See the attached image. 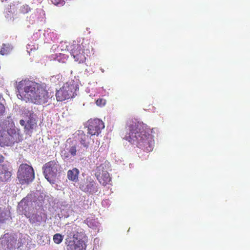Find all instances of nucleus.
Instances as JSON below:
<instances>
[{
  "label": "nucleus",
  "mask_w": 250,
  "mask_h": 250,
  "mask_svg": "<svg viewBox=\"0 0 250 250\" xmlns=\"http://www.w3.org/2000/svg\"><path fill=\"white\" fill-rule=\"evenodd\" d=\"M19 98L31 102L36 104H43L46 103L49 95L44 83L22 80L16 86Z\"/></svg>",
  "instance_id": "nucleus-1"
},
{
  "label": "nucleus",
  "mask_w": 250,
  "mask_h": 250,
  "mask_svg": "<svg viewBox=\"0 0 250 250\" xmlns=\"http://www.w3.org/2000/svg\"><path fill=\"white\" fill-rule=\"evenodd\" d=\"M125 131L124 139L132 144L137 145L145 151L150 152L153 150L154 140L141 124L129 121L127 123Z\"/></svg>",
  "instance_id": "nucleus-2"
},
{
  "label": "nucleus",
  "mask_w": 250,
  "mask_h": 250,
  "mask_svg": "<svg viewBox=\"0 0 250 250\" xmlns=\"http://www.w3.org/2000/svg\"><path fill=\"white\" fill-rule=\"evenodd\" d=\"M62 51H68L73 56L75 61L79 63H83L85 62L86 56L89 51L84 48L83 43L79 44L76 42H64L61 46Z\"/></svg>",
  "instance_id": "nucleus-3"
},
{
  "label": "nucleus",
  "mask_w": 250,
  "mask_h": 250,
  "mask_svg": "<svg viewBox=\"0 0 250 250\" xmlns=\"http://www.w3.org/2000/svg\"><path fill=\"white\" fill-rule=\"evenodd\" d=\"M20 131L14 124L12 125L7 131H0V146H10L21 141L22 136Z\"/></svg>",
  "instance_id": "nucleus-4"
},
{
  "label": "nucleus",
  "mask_w": 250,
  "mask_h": 250,
  "mask_svg": "<svg viewBox=\"0 0 250 250\" xmlns=\"http://www.w3.org/2000/svg\"><path fill=\"white\" fill-rule=\"evenodd\" d=\"M79 86L74 81H69L56 92V96L58 101H63L75 97Z\"/></svg>",
  "instance_id": "nucleus-5"
},
{
  "label": "nucleus",
  "mask_w": 250,
  "mask_h": 250,
  "mask_svg": "<svg viewBox=\"0 0 250 250\" xmlns=\"http://www.w3.org/2000/svg\"><path fill=\"white\" fill-rule=\"evenodd\" d=\"M60 167V166L56 160L50 161L43 166V174L50 184L55 183Z\"/></svg>",
  "instance_id": "nucleus-6"
},
{
  "label": "nucleus",
  "mask_w": 250,
  "mask_h": 250,
  "mask_svg": "<svg viewBox=\"0 0 250 250\" xmlns=\"http://www.w3.org/2000/svg\"><path fill=\"white\" fill-rule=\"evenodd\" d=\"M34 172L33 167L26 164H21L17 172V178L20 184H28L34 179Z\"/></svg>",
  "instance_id": "nucleus-7"
},
{
  "label": "nucleus",
  "mask_w": 250,
  "mask_h": 250,
  "mask_svg": "<svg viewBox=\"0 0 250 250\" xmlns=\"http://www.w3.org/2000/svg\"><path fill=\"white\" fill-rule=\"evenodd\" d=\"M106 169V166L105 165L101 164L97 167L95 170V175L97 179L104 186H106L111 181V178Z\"/></svg>",
  "instance_id": "nucleus-8"
},
{
  "label": "nucleus",
  "mask_w": 250,
  "mask_h": 250,
  "mask_svg": "<svg viewBox=\"0 0 250 250\" xmlns=\"http://www.w3.org/2000/svg\"><path fill=\"white\" fill-rule=\"evenodd\" d=\"M88 133L91 135H98L104 127L103 122L99 119H90L88 121Z\"/></svg>",
  "instance_id": "nucleus-9"
},
{
  "label": "nucleus",
  "mask_w": 250,
  "mask_h": 250,
  "mask_svg": "<svg viewBox=\"0 0 250 250\" xmlns=\"http://www.w3.org/2000/svg\"><path fill=\"white\" fill-rule=\"evenodd\" d=\"M80 189L85 192L93 194L97 191V188L94 180H87L86 181L80 186Z\"/></svg>",
  "instance_id": "nucleus-10"
},
{
  "label": "nucleus",
  "mask_w": 250,
  "mask_h": 250,
  "mask_svg": "<svg viewBox=\"0 0 250 250\" xmlns=\"http://www.w3.org/2000/svg\"><path fill=\"white\" fill-rule=\"evenodd\" d=\"M11 175V172L6 165H0V182H8Z\"/></svg>",
  "instance_id": "nucleus-11"
},
{
  "label": "nucleus",
  "mask_w": 250,
  "mask_h": 250,
  "mask_svg": "<svg viewBox=\"0 0 250 250\" xmlns=\"http://www.w3.org/2000/svg\"><path fill=\"white\" fill-rule=\"evenodd\" d=\"M68 250H85L86 245L82 240L76 239L68 245Z\"/></svg>",
  "instance_id": "nucleus-12"
},
{
  "label": "nucleus",
  "mask_w": 250,
  "mask_h": 250,
  "mask_svg": "<svg viewBox=\"0 0 250 250\" xmlns=\"http://www.w3.org/2000/svg\"><path fill=\"white\" fill-rule=\"evenodd\" d=\"M30 114L29 119L27 120L25 126L24 127V132L26 134H30L33 131L34 129L37 125L35 120L31 117Z\"/></svg>",
  "instance_id": "nucleus-13"
},
{
  "label": "nucleus",
  "mask_w": 250,
  "mask_h": 250,
  "mask_svg": "<svg viewBox=\"0 0 250 250\" xmlns=\"http://www.w3.org/2000/svg\"><path fill=\"white\" fill-rule=\"evenodd\" d=\"M79 170L77 168H73L67 171V178L71 181L77 182L78 181Z\"/></svg>",
  "instance_id": "nucleus-14"
},
{
  "label": "nucleus",
  "mask_w": 250,
  "mask_h": 250,
  "mask_svg": "<svg viewBox=\"0 0 250 250\" xmlns=\"http://www.w3.org/2000/svg\"><path fill=\"white\" fill-rule=\"evenodd\" d=\"M79 135L80 137L79 141L80 143L82 146H83V147L87 148L90 143L89 141L91 140L90 137L83 132L81 133Z\"/></svg>",
  "instance_id": "nucleus-15"
},
{
  "label": "nucleus",
  "mask_w": 250,
  "mask_h": 250,
  "mask_svg": "<svg viewBox=\"0 0 250 250\" xmlns=\"http://www.w3.org/2000/svg\"><path fill=\"white\" fill-rule=\"evenodd\" d=\"M11 50V46L9 44L3 43L0 50V53L2 55L8 54Z\"/></svg>",
  "instance_id": "nucleus-16"
},
{
  "label": "nucleus",
  "mask_w": 250,
  "mask_h": 250,
  "mask_svg": "<svg viewBox=\"0 0 250 250\" xmlns=\"http://www.w3.org/2000/svg\"><path fill=\"white\" fill-rule=\"evenodd\" d=\"M63 236L60 233H56L53 236V241L55 243L59 244L63 240Z\"/></svg>",
  "instance_id": "nucleus-17"
},
{
  "label": "nucleus",
  "mask_w": 250,
  "mask_h": 250,
  "mask_svg": "<svg viewBox=\"0 0 250 250\" xmlns=\"http://www.w3.org/2000/svg\"><path fill=\"white\" fill-rule=\"evenodd\" d=\"M62 76L60 75H57L51 77L50 80L51 82L56 84H59L61 81Z\"/></svg>",
  "instance_id": "nucleus-18"
},
{
  "label": "nucleus",
  "mask_w": 250,
  "mask_h": 250,
  "mask_svg": "<svg viewBox=\"0 0 250 250\" xmlns=\"http://www.w3.org/2000/svg\"><path fill=\"white\" fill-rule=\"evenodd\" d=\"M69 152L73 156H75L77 154V147L75 146H71L69 149Z\"/></svg>",
  "instance_id": "nucleus-19"
},
{
  "label": "nucleus",
  "mask_w": 250,
  "mask_h": 250,
  "mask_svg": "<svg viewBox=\"0 0 250 250\" xmlns=\"http://www.w3.org/2000/svg\"><path fill=\"white\" fill-rule=\"evenodd\" d=\"M21 11L23 13H27L30 10V8L27 5H23L21 7Z\"/></svg>",
  "instance_id": "nucleus-20"
},
{
  "label": "nucleus",
  "mask_w": 250,
  "mask_h": 250,
  "mask_svg": "<svg viewBox=\"0 0 250 250\" xmlns=\"http://www.w3.org/2000/svg\"><path fill=\"white\" fill-rule=\"evenodd\" d=\"M106 103V100L103 99H98L96 102V104L98 106H104Z\"/></svg>",
  "instance_id": "nucleus-21"
},
{
  "label": "nucleus",
  "mask_w": 250,
  "mask_h": 250,
  "mask_svg": "<svg viewBox=\"0 0 250 250\" xmlns=\"http://www.w3.org/2000/svg\"><path fill=\"white\" fill-rule=\"evenodd\" d=\"M51 1L55 5H63L64 3L63 0H51Z\"/></svg>",
  "instance_id": "nucleus-22"
},
{
  "label": "nucleus",
  "mask_w": 250,
  "mask_h": 250,
  "mask_svg": "<svg viewBox=\"0 0 250 250\" xmlns=\"http://www.w3.org/2000/svg\"><path fill=\"white\" fill-rule=\"evenodd\" d=\"M6 213L4 212H0V223H3L5 220Z\"/></svg>",
  "instance_id": "nucleus-23"
},
{
  "label": "nucleus",
  "mask_w": 250,
  "mask_h": 250,
  "mask_svg": "<svg viewBox=\"0 0 250 250\" xmlns=\"http://www.w3.org/2000/svg\"><path fill=\"white\" fill-rule=\"evenodd\" d=\"M5 112V107L3 104L0 103V116H2Z\"/></svg>",
  "instance_id": "nucleus-24"
},
{
  "label": "nucleus",
  "mask_w": 250,
  "mask_h": 250,
  "mask_svg": "<svg viewBox=\"0 0 250 250\" xmlns=\"http://www.w3.org/2000/svg\"><path fill=\"white\" fill-rule=\"evenodd\" d=\"M60 56L62 55V59H63L62 62H64L65 61L67 60L68 56L64 54L60 53Z\"/></svg>",
  "instance_id": "nucleus-25"
},
{
  "label": "nucleus",
  "mask_w": 250,
  "mask_h": 250,
  "mask_svg": "<svg viewBox=\"0 0 250 250\" xmlns=\"http://www.w3.org/2000/svg\"><path fill=\"white\" fill-rule=\"evenodd\" d=\"M20 125L22 126H25V125H26L25 121L23 120H21L20 121Z\"/></svg>",
  "instance_id": "nucleus-26"
},
{
  "label": "nucleus",
  "mask_w": 250,
  "mask_h": 250,
  "mask_svg": "<svg viewBox=\"0 0 250 250\" xmlns=\"http://www.w3.org/2000/svg\"><path fill=\"white\" fill-rule=\"evenodd\" d=\"M4 160V157L2 155H0V163H2Z\"/></svg>",
  "instance_id": "nucleus-27"
},
{
  "label": "nucleus",
  "mask_w": 250,
  "mask_h": 250,
  "mask_svg": "<svg viewBox=\"0 0 250 250\" xmlns=\"http://www.w3.org/2000/svg\"><path fill=\"white\" fill-rule=\"evenodd\" d=\"M85 223H87V224L88 226H89V224H88V223H89V220H88V219H86L85 220Z\"/></svg>",
  "instance_id": "nucleus-28"
},
{
  "label": "nucleus",
  "mask_w": 250,
  "mask_h": 250,
  "mask_svg": "<svg viewBox=\"0 0 250 250\" xmlns=\"http://www.w3.org/2000/svg\"><path fill=\"white\" fill-rule=\"evenodd\" d=\"M58 57H58V56H57L58 61H60V59H59V58H58Z\"/></svg>",
  "instance_id": "nucleus-29"
}]
</instances>
